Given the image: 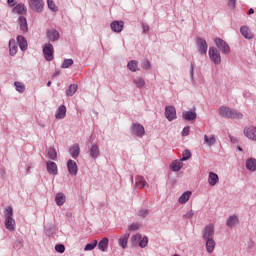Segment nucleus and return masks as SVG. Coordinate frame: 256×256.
Returning a JSON list of instances; mask_svg holds the SVG:
<instances>
[{
    "instance_id": "nucleus-6",
    "label": "nucleus",
    "mask_w": 256,
    "mask_h": 256,
    "mask_svg": "<svg viewBox=\"0 0 256 256\" xmlns=\"http://www.w3.org/2000/svg\"><path fill=\"white\" fill-rule=\"evenodd\" d=\"M165 117L168 121H173L177 119V110L173 106H166L165 108Z\"/></svg>"
},
{
    "instance_id": "nucleus-49",
    "label": "nucleus",
    "mask_w": 256,
    "mask_h": 256,
    "mask_svg": "<svg viewBox=\"0 0 256 256\" xmlns=\"http://www.w3.org/2000/svg\"><path fill=\"white\" fill-rule=\"evenodd\" d=\"M195 215V212L193 210H189L183 217L184 219H191Z\"/></svg>"
},
{
    "instance_id": "nucleus-5",
    "label": "nucleus",
    "mask_w": 256,
    "mask_h": 256,
    "mask_svg": "<svg viewBox=\"0 0 256 256\" xmlns=\"http://www.w3.org/2000/svg\"><path fill=\"white\" fill-rule=\"evenodd\" d=\"M214 43L217 47H219V49H220V51H222V53H225V54L230 53L231 48L225 41H223V39L215 38Z\"/></svg>"
},
{
    "instance_id": "nucleus-44",
    "label": "nucleus",
    "mask_w": 256,
    "mask_h": 256,
    "mask_svg": "<svg viewBox=\"0 0 256 256\" xmlns=\"http://www.w3.org/2000/svg\"><path fill=\"white\" fill-rule=\"evenodd\" d=\"M71 65H73V59H65L61 65V67H62V69H69V67H71Z\"/></svg>"
},
{
    "instance_id": "nucleus-45",
    "label": "nucleus",
    "mask_w": 256,
    "mask_h": 256,
    "mask_svg": "<svg viewBox=\"0 0 256 256\" xmlns=\"http://www.w3.org/2000/svg\"><path fill=\"white\" fill-rule=\"evenodd\" d=\"M48 157L49 159H57V151L55 150V148L48 149Z\"/></svg>"
},
{
    "instance_id": "nucleus-50",
    "label": "nucleus",
    "mask_w": 256,
    "mask_h": 256,
    "mask_svg": "<svg viewBox=\"0 0 256 256\" xmlns=\"http://www.w3.org/2000/svg\"><path fill=\"white\" fill-rule=\"evenodd\" d=\"M143 69H150L151 68V62L149 60H145L142 62Z\"/></svg>"
},
{
    "instance_id": "nucleus-26",
    "label": "nucleus",
    "mask_w": 256,
    "mask_h": 256,
    "mask_svg": "<svg viewBox=\"0 0 256 256\" xmlns=\"http://www.w3.org/2000/svg\"><path fill=\"white\" fill-rule=\"evenodd\" d=\"M147 180L143 176L136 177V187L138 189H143V187H147Z\"/></svg>"
},
{
    "instance_id": "nucleus-55",
    "label": "nucleus",
    "mask_w": 256,
    "mask_h": 256,
    "mask_svg": "<svg viewBox=\"0 0 256 256\" xmlns=\"http://www.w3.org/2000/svg\"><path fill=\"white\" fill-rule=\"evenodd\" d=\"M143 31H144V33L149 32V26L148 25H144L143 26Z\"/></svg>"
},
{
    "instance_id": "nucleus-61",
    "label": "nucleus",
    "mask_w": 256,
    "mask_h": 256,
    "mask_svg": "<svg viewBox=\"0 0 256 256\" xmlns=\"http://www.w3.org/2000/svg\"><path fill=\"white\" fill-rule=\"evenodd\" d=\"M239 151H243V149H242V148H239Z\"/></svg>"
},
{
    "instance_id": "nucleus-1",
    "label": "nucleus",
    "mask_w": 256,
    "mask_h": 256,
    "mask_svg": "<svg viewBox=\"0 0 256 256\" xmlns=\"http://www.w3.org/2000/svg\"><path fill=\"white\" fill-rule=\"evenodd\" d=\"M220 115L221 117H226V119H243L241 112L233 110L227 106L220 107Z\"/></svg>"
},
{
    "instance_id": "nucleus-19",
    "label": "nucleus",
    "mask_w": 256,
    "mask_h": 256,
    "mask_svg": "<svg viewBox=\"0 0 256 256\" xmlns=\"http://www.w3.org/2000/svg\"><path fill=\"white\" fill-rule=\"evenodd\" d=\"M217 243H215V240L213 238H210L206 240V251L207 253H213L215 251V246Z\"/></svg>"
},
{
    "instance_id": "nucleus-25",
    "label": "nucleus",
    "mask_w": 256,
    "mask_h": 256,
    "mask_svg": "<svg viewBox=\"0 0 256 256\" xmlns=\"http://www.w3.org/2000/svg\"><path fill=\"white\" fill-rule=\"evenodd\" d=\"M65 201H66L65 194L63 193L56 194L55 203L56 205H58V207L65 205Z\"/></svg>"
},
{
    "instance_id": "nucleus-42",
    "label": "nucleus",
    "mask_w": 256,
    "mask_h": 256,
    "mask_svg": "<svg viewBox=\"0 0 256 256\" xmlns=\"http://www.w3.org/2000/svg\"><path fill=\"white\" fill-rule=\"evenodd\" d=\"M148 243H149V238L147 236H144L143 238H141L138 245H139V247H141L143 249V248L147 247Z\"/></svg>"
},
{
    "instance_id": "nucleus-8",
    "label": "nucleus",
    "mask_w": 256,
    "mask_h": 256,
    "mask_svg": "<svg viewBox=\"0 0 256 256\" xmlns=\"http://www.w3.org/2000/svg\"><path fill=\"white\" fill-rule=\"evenodd\" d=\"M215 233V226L213 224H208L203 230V239H213V235Z\"/></svg>"
},
{
    "instance_id": "nucleus-3",
    "label": "nucleus",
    "mask_w": 256,
    "mask_h": 256,
    "mask_svg": "<svg viewBox=\"0 0 256 256\" xmlns=\"http://www.w3.org/2000/svg\"><path fill=\"white\" fill-rule=\"evenodd\" d=\"M209 57L215 65H219L221 63V53H219V50L215 47H210L209 48Z\"/></svg>"
},
{
    "instance_id": "nucleus-14",
    "label": "nucleus",
    "mask_w": 256,
    "mask_h": 256,
    "mask_svg": "<svg viewBox=\"0 0 256 256\" xmlns=\"http://www.w3.org/2000/svg\"><path fill=\"white\" fill-rule=\"evenodd\" d=\"M67 167H68V171L70 173V175H77V162L73 161V160H69L67 163Z\"/></svg>"
},
{
    "instance_id": "nucleus-10",
    "label": "nucleus",
    "mask_w": 256,
    "mask_h": 256,
    "mask_svg": "<svg viewBox=\"0 0 256 256\" xmlns=\"http://www.w3.org/2000/svg\"><path fill=\"white\" fill-rule=\"evenodd\" d=\"M244 134L248 139L256 141V128L255 126H249L244 129Z\"/></svg>"
},
{
    "instance_id": "nucleus-46",
    "label": "nucleus",
    "mask_w": 256,
    "mask_h": 256,
    "mask_svg": "<svg viewBox=\"0 0 256 256\" xmlns=\"http://www.w3.org/2000/svg\"><path fill=\"white\" fill-rule=\"evenodd\" d=\"M134 84L136 87L141 88L145 85V80L143 78H136L134 79Z\"/></svg>"
},
{
    "instance_id": "nucleus-57",
    "label": "nucleus",
    "mask_w": 256,
    "mask_h": 256,
    "mask_svg": "<svg viewBox=\"0 0 256 256\" xmlns=\"http://www.w3.org/2000/svg\"><path fill=\"white\" fill-rule=\"evenodd\" d=\"M8 5H15V0H7Z\"/></svg>"
},
{
    "instance_id": "nucleus-56",
    "label": "nucleus",
    "mask_w": 256,
    "mask_h": 256,
    "mask_svg": "<svg viewBox=\"0 0 256 256\" xmlns=\"http://www.w3.org/2000/svg\"><path fill=\"white\" fill-rule=\"evenodd\" d=\"M255 13V10L253 8H250L248 11V15H253Z\"/></svg>"
},
{
    "instance_id": "nucleus-37",
    "label": "nucleus",
    "mask_w": 256,
    "mask_h": 256,
    "mask_svg": "<svg viewBox=\"0 0 256 256\" xmlns=\"http://www.w3.org/2000/svg\"><path fill=\"white\" fill-rule=\"evenodd\" d=\"M98 243L99 242L97 240H93L91 243L85 246L84 251H93V249L97 247Z\"/></svg>"
},
{
    "instance_id": "nucleus-34",
    "label": "nucleus",
    "mask_w": 256,
    "mask_h": 256,
    "mask_svg": "<svg viewBox=\"0 0 256 256\" xmlns=\"http://www.w3.org/2000/svg\"><path fill=\"white\" fill-rule=\"evenodd\" d=\"M17 41L19 43V47H20L21 51H25L27 49V40H25V37L18 36Z\"/></svg>"
},
{
    "instance_id": "nucleus-13",
    "label": "nucleus",
    "mask_w": 256,
    "mask_h": 256,
    "mask_svg": "<svg viewBox=\"0 0 256 256\" xmlns=\"http://www.w3.org/2000/svg\"><path fill=\"white\" fill-rule=\"evenodd\" d=\"M208 183L211 187H215L219 183V175L214 172H210L208 176Z\"/></svg>"
},
{
    "instance_id": "nucleus-24",
    "label": "nucleus",
    "mask_w": 256,
    "mask_h": 256,
    "mask_svg": "<svg viewBox=\"0 0 256 256\" xmlns=\"http://www.w3.org/2000/svg\"><path fill=\"white\" fill-rule=\"evenodd\" d=\"M15 219L13 218H6L5 219V227L8 231H15Z\"/></svg>"
},
{
    "instance_id": "nucleus-60",
    "label": "nucleus",
    "mask_w": 256,
    "mask_h": 256,
    "mask_svg": "<svg viewBox=\"0 0 256 256\" xmlns=\"http://www.w3.org/2000/svg\"><path fill=\"white\" fill-rule=\"evenodd\" d=\"M56 75H59V72H56V73L54 74V77H56Z\"/></svg>"
},
{
    "instance_id": "nucleus-7",
    "label": "nucleus",
    "mask_w": 256,
    "mask_h": 256,
    "mask_svg": "<svg viewBox=\"0 0 256 256\" xmlns=\"http://www.w3.org/2000/svg\"><path fill=\"white\" fill-rule=\"evenodd\" d=\"M196 45L198 47L199 53H201L202 55L207 54L208 45H207V41H205V39L197 38Z\"/></svg>"
},
{
    "instance_id": "nucleus-47",
    "label": "nucleus",
    "mask_w": 256,
    "mask_h": 256,
    "mask_svg": "<svg viewBox=\"0 0 256 256\" xmlns=\"http://www.w3.org/2000/svg\"><path fill=\"white\" fill-rule=\"evenodd\" d=\"M189 159H191V151L185 150L183 152V157H182L181 161H187Z\"/></svg>"
},
{
    "instance_id": "nucleus-51",
    "label": "nucleus",
    "mask_w": 256,
    "mask_h": 256,
    "mask_svg": "<svg viewBox=\"0 0 256 256\" xmlns=\"http://www.w3.org/2000/svg\"><path fill=\"white\" fill-rule=\"evenodd\" d=\"M139 229V224H131L129 226V231H137Z\"/></svg>"
},
{
    "instance_id": "nucleus-32",
    "label": "nucleus",
    "mask_w": 256,
    "mask_h": 256,
    "mask_svg": "<svg viewBox=\"0 0 256 256\" xmlns=\"http://www.w3.org/2000/svg\"><path fill=\"white\" fill-rule=\"evenodd\" d=\"M237 223H239V218L235 215L230 216L226 221L227 227H233L234 225H237Z\"/></svg>"
},
{
    "instance_id": "nucleus-18",
    "label": "nucleus",
    "mask_w": 256,
    "mask_h": 256,
    "mask_svg": "<svg viewBox=\"0 0 256 256\" xmlns=\"http://www.w3.org/2000/svg\"><path fill=\"white\" fill-rule=\"evenodd\" d=\"M13 12L18 15H27V7H25V4H18L14 7Z\"/></svg>"
},
{
    "instance_id": "nucleus-4",
    "label": "nucleus",
    "mask_w": 256,
    "mask_h": 256,
    "mask_svg": "<svg viewBox=\"0 0 256 256\" xmlns=\"http://www.w3.org/2000/svg\"><path fill=\"white\" fill-rule=\"evenodd\" d=\"M53 44L48 43L45 44L43 47V54L46 59V61H53V53H54Z\"/></svg>"
},
{
    "instance_id": "nucleus-52",
    "label": "nucleus",
    "mask_w": 256,
    "mask_h": 256,
    "mask_svg": "<svg viewBox=\"0 0 256 256\" xmlns=\"http://www.w3.org/2000/svg\"><path fill=\"white\" fill-rule=\"evenodd\" d=\"M187 135H189V127H185L182 130V137H187Z\"/></svg>"
},
{
    "instance_id": "nucleus-12",
    "label": "nucleus",
    "mask_w": 256,
    "mask_h": 256,
    "mask_svg": "<svg viewBox=\"0 0 256 256\" xmlns=\"http://www.w3.org/2000/svg\"><path fill=\"white\" fill-rule=\"evenodd\" d=\"M46 167L49 175H57L58 173L57 163L49 161L46 163Z\"/></svg>"
},
{
    "instance_id": "nucleus-54",
    "label": "nucleus",
    "mask_w": 256,
    "mask_h": 256,
    "mask_svg": "<svg viewBox=\"0 0 256 256\" xmlns=\"http://www.w3.org/2000/svg\"><path fill=\"white\" fill-rule=\"evenodd\" d=\"M235 3H236V0H229L228 5L233 9L235 7Z\"/></svg>"
},
{
    "instance_id": "nucleus-31",
    "label": "nucleus",
    "mask_w": 256,
    "mask_h": 256,
    "mask_svg": "<svg viewBox=\"0 0 256 256\" xmlns=\"http://www.w3.org/2000/svg\"><path fill=\"white\" fill-rule=\"evenodd\" d=\"M19 25H20V29L22 31H24V33H27V31H28L27 18H25V16L19 17Z\"/></svg>"
},
{
    "instance_id": "nucleus-40",
    "label": "nucleus",
    "mask_w": 256,
    "mask_h": 256,
    "mask_svg": "<svg viewBox=\"0 0 256 256\" xmlns=\"http://www.w3.org/2000/svg\"><path fill=\"white\" fill-rule=\"evenodd\" d=\"M4 215H5V219H11L13 218V208L11 207H6L5 209V212H4Z\"/></svg>"
},
{
    "instance_id": "nucleus-53",
    "label": "nucleus",
    "mask_w": 256,
    "mask_h": 256,
    "mask_svg": "<svg viewBox=\"0 0 256 256\" xmlns=\"http://www.w3.org/2000/svg\"><path fill=\"white\" fill-rule=\"evenodd\" d=\"M140 217H147L149 215V211L142 210L139 212Z\"/></svg>"
},
{
    "instance_id": "nucleus-11",
    "label": "nucleus",
    "mask_w": 256,
    "mask_h": 256,
    "mask_svg": "<svg viewBox=\"0 0 256 256\" xmlns=\"http://www.w3.org/2000/svg\"><path fill=\"white\" fill-rule=\"evenodd\" d=\"M125 23L123 21H114L110 24L112 31L115 33H121L123 31Z\"/></svg>"
},
{
    "instance_id": "nucleus-35",
    "label": "nucleus",
    "mask_w": 256,
    "mask_h": 256,
    "mask_svg": "<svg viewBox=\"0 0 256 256\" xmlns=\"http://www.w3.org/2000/svg\"><path fill=\"white\" fill-rule=\"evenodd\" d=\"M215 142H216L215 136L204 135V143H206V145L208 146L215 145Z\"/></svg>"
},
{
    "instance_id": "nucleus-30",
    "label": "nucleus",
    "mask_w": 256,
    "mask_h": 256,
    "mask_svg": "<svg viewBox=\"0 0 256 256\" xmlns=\"http://www.w3.org/2000/svg\"><path fill=\"white\" fill-rule=\"evenodd\" d=\"M109 246V239L108 238H103L99 243H98V249L100 251H107V247Z\"/></svg>"
},
{
    "instance_id": "nucleus-15",
    "label": "nucleus",
    "mask_w": 256,
    "mask_h": 256,
    "mask_svg": "<svg viewBox=\"0 0 256 256\" xmlns=\"http://www.w3.org/2000/svg\"><path fill=\"white\" fill-rule=\"evenodd\" d=\"M182 117L185 121H195V119H197V113L193 111H185L182 113Z\"/></svg>"
},
{
    "instance_id": "nucleus-41",
    "label": "nucleus",
    "mask_w": 256,
    "mask_h": 256,
    "mask_svg": "<svg viewBox=\"0 0 256 256\" xmlns=\"http://www.w3.org/2000/svg\"><path fill=\"white\" fill-rule=\"evenodd\" d=\"M140 241H141V234L133 235L131 238V243L134 246H137V244L140 243Z\"/></svg>"
},
{
    "instance_id": "nucleus-22",
    "label": "nucleus",
    "mask_w": 256,
    "mask_h": 256,
    "mask_svg": "<svg viewBox=\"0 0 256 256\" xmlns=\"http://www.w3.org/2000/svg\"><path fill=\"white\" fill-rule=\"evenodd\" d=\"M49 41H58L60 35L59 32L55 29L49 30L47 32Z\"/></svg>"
},
{
    "instance_id": "nucleus-59",
    "label": "nucleus",
    "mask_w": 256,
    "mask_h": 256,
    "mask_svg": "<svg viewBox=\"0 0 256 256\" xmlns=\"http://www.w3.org/2000/svg\"><path fill=\"white\" fill-rule=\"evenodd\" d=\"M47 87H51V81H48Z\"/></svg>"
},
{
    "instance_id": "nucleus-33",
    "label": "nucleus",
    "mask_w": 256,
    "mask_h": 256,
    "mask_svg": "<svg viewBox=\"0 0 256 256\" xmlns=\"http://www.w3.org/2000/svg\"><path fill=\"white\" fill-rule=\"evenodd\" d=\"M99 146L97 145H92L90 148V155L92 159H97V157H99Z\"/></svg>"
},
{
    "instance_id": "nucleus-20",
    "label": "nucleus",
    "mask_w": 256,
    "mask_h": 256,
    "mask_svg": "<svg viewBox=\"0 0 256 256\" xmlns=\"http://www.w3.org/2000/svg\"><path fill=\"white\" fill-rule=\"evenodd\" d=\"M9 49H10V55L13 57L17 55V51H19V46H17V43L15 40L9 41Z\"/></svg>"
},
{
    "instance_id": "nucleus-16",
    "label": "nucleus",
    "mask_w": 256,
    "mask_h": 256,
    "mask_svg": "<svg viewBox=\"0 0 256 256\" xmlns=\"http://www.w3.org/2000/svg\"><path fill=\"white\" fill-rule=\"evenodd\" d=\"M240 33L245 37V39H253V32L247 26H242L240 28Z\"/></svg>"
},
{
    "instance_id": "nucleus-58",
    "label": "nucleus",
    "mask_w": 256,
    "mask_h": 256,
    "mask_svg": "<svg viewBox=\"0 0 256 256\" xmlns=\"http://www.w3.org/2000/svg\"><path fill=\"white\" fill-rule=\"evenodd\" d=\"M232 143H237V139L233 138V137H230Z\"/></svg>"
},
{
    "instance_id": "nucleus-2",
    "label": "nucleus",
    "mask_w": 256,
    "mask_h": 256,
    "mask_svg": "<svg viewBox=\"0 0 256 256\" xmlns=\"http://www.w3.org/2000/svg\"><path fill=\"white\" fill-rule=\"evenodd\" d=\"M29 7L32 9V11H35L36 13H41L43 11V8L45 7V3L43 0H29Z\"/></svg>"
},
{
    "instance_id": "nucleus-9",
    "label": "nucleus",
    "mask_w": 256,
    "mask_h": 256,
    "mask_svg": "<svg viewBox=\"0 0 256 256\" xmlns=\"http://www.w3.org/2000/svg\"><path fill=\"white\" fill-rule=\"evenodd\" d=\"M132 134L136 137H143L145 135V127L139 123H135L132 125Z\"/></svg>"
},
{
    "instance_id": "nucleus-23",
    "label": "nucleus",
    "mask_w": 256,
    "mask_h": 256,
    "mask_svg": "<svg viewBox=\"0 0 256 256\" xmlns=\"http://www.w3.org/2000/svg\"><path fill=\"white\" fill-rule=\"evenodd\" d=\"M79 153H81V148H79V144H74L70 148V154L73 157V159H77V157H79Z\"/></svg>"
},
{
    "instance_id": "nucleus-21",
    "label": "nucleus",
    "mask_w": 256,
    "mask_h": 256,
    "mask_svg": "<svg viewBox=\"0 0 256 256\" xmlns=\"http://www.w3.org/2000/svg\"><path fill=\"white\" fill-rule=\"evenodd\" d=\"M67 115V107L65 105L60 106L56 112V119H63Z\"/></svg>"
},
{
    "instance_id": "nucleus-38",
    "label": "nucleus",
    "mask_w": 256,
    "mask_h": 256,
    "mask_svg": "<svg viewBox=\"0 0 256 256\" xmlns=\"http://www.w3.org/2000/svg\"><path fill=\"white\" fill-rule=\"evenodd\" d=\"M129 71H132L133 73H135V71H137V67H138V64H137V61L135 60H132L128 63L127 65Z\"/></svg>"
},
{
    "instance_id": "nucleus-28",
    "label": "nucleus",
    "mask_w": 256,
    "mask_h": 256,
    "mask_svg": "<svg viewBox=\"0 0 256 256\" xmlns=\"http://www.w3.org/2000/svg\"><path fill=\"white\" fill-rule=\"evenodd\" d=\"M246 169L248 171H256V159L250 158L246 161Z\"/></svg>"
},
{
    "instance_id": "nucleus-17",
    "label": "nucleus",
    "mask_w": 256,
    "mask_h": 256,
    "mask_svg": "<svg viewBox=\"0 0 256 256\" xmlns=\"http://www.w3.org/2000/svg\"><path fill=\"white\" fill-rule=\"evenodd\" d=\"M129 233H125L122 237L119 238L118 243L122 249H127V243H129Z\"/></svg>"
},
{
    "instance_id": "nucleus-48",
    "label": "nucleus",
    "mask_w": 256,
    "mask_h": 256,
    "mask_svg": "<svg viewBox=\"0 0 256 256\" xmlns=\"http://www.w3.org/2000/svg\"><path fill=\"white\" fill-rule=\"evenodd\" d=\"M55 251H57V253H65V245L57 244L55 246Z\"/></svg>"
},
{
    "instance_id": "nucleus-36",
    "label": "nucleus",
    "mask_w": 256,
    "mask_h": 256,
    "mask_svg": "<svg viewBox=\"0 0 256 256\" xmlns=\"http://www.w3.org/2000/svg\"><path fill=\"white\" fill-rule=\"evenodd\" d=\"M75 93H77V85L71 84L68 90L66 91V95H68L69 97H73Z\"/></svg>"
},
{
    "instance_id": "nucleus-43",
    "label": "nucleus",
    "mask_w": 256,
    "mask_h": 256,
    "mask_svg": "<svg viewBox=\"0 0 256 256\" xmlns=\"http://www.w3.org/2000/svg\"><path fill=\"white\" fill-rule=\"evenodd\" d=\"M47 5L50 11H54V12L58 11V8L55 5V2L53 0H47Z\"/></svg>"
},
{
    "instance_id": "nucleus-39",
    "label": "nucleus",
    "mask_w": 256,
    "mask_h": 256,
    "mask_svg": "<svg viewBox=\"0 0 256 256\" xmlns=\"http://www.w3.org/2000/svg\"><path fill=\"white\" fill-rule=\"evenodd\" d=\"M14 86L16 88V91H18V93H24L25 92V86L23 83L21 82H15Z\"/></svg>"
},
{
    "instance_id": "nucleus-29",
    "label": "nucleus",
    "mask_w": 256,
    "mask_h": 256,
    "mask_svg": "<svg viewBox=\"0 0 256 256\" xmlns=\"http://www.w3.org/2000/svg\"><path fill=\"white\" fill-rule=\"evenodd\" d=\"M172 171H181L183 169V162L181 160H175L170 165Z\"/></svg>"
},
{
    "instance_id": "nucleus-27",
    "label": "nucleus",
    "mask_w": 256,
    "mask_h": 256,
    "mask_svg": "<svg viewBox=\"0 0 256 256\" xmlns=\"http://www.w3.org/2000/svg\"><path fill=\"white\" fill-rule=\"evenodd\" d=\"M191 199V191L184 192L178 199V202L181 205H184V203H187Z\"/></svg>"
}]
</instances>
